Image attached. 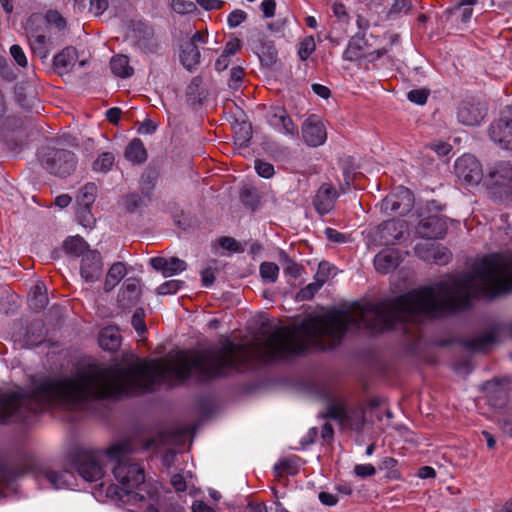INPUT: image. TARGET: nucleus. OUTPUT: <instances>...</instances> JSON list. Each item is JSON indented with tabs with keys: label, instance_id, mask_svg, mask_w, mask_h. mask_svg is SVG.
Segmentation results:
<instances>
[{
	"label": "nucleus",
	"instance_id": "obj_23",
	"mask_svg": "<svg viewBox=\"0 0 512 512\" xmlns=\"http://www.w3.org/2000/svg\"><path fill=\"white\" fill-rule=\"evenodd\" d=\"M99 345L106 351H116L121 344L119 329L115 326L103 328L99 333Z\"/></svg>",
	"mask_w": 512,
	"mask_h": 512
},
{
	"label": "nucleus",
	"instance_id": "obj_24",
	"mask_svg": "<svg viewBox=\"0 0 512 512\" xmlns=\"http://www.w3.org/2000/svg\"><path fill=\"white\" fill-rule=\"evenodd\" d=\"M140 285L137 279H127L120 291L119 301L123 306L134 305L140 297Z\"/></svg>",
	"mask_w": 512,
	"mask_h": 512
},
{
	"label": "nucleus",
	"instance_id": "obj_12",
	"mask_svg": "<svg viewBox=\"0 0 512 512\" xmlns=\"http://www.w3.org/2000/svg\"><path fill=\"white\" fill-rule=\"evenodd\" d=\"M488 176L495 186L504 188V192L509 200H512V189L510 183L512 181V164L509 161H499L490 169Z\"/></svg>",
	"mask_w": 512,
	"mask_h": 512
},
{
	"label": "nucleus",
	"instance_id": "obj_55",
	"mask_svg": "<svg viewBox=\"0 0 512 512\" xmlns=\"http://www.w3.org/2000/svg\"><path fill=\"white\" fill-rule=\"evenodd\" d=\"M10 54L19 66L26 67L28 65L27 57L19 45H12L10 47Z\"/></svg>",
	"mask_w": 512,
	"mask_h": 512
},
{
	"label": "nucleus",
	"instance_id": "obj_48",
	"mask_svg": "<svg viewBox=\"0 0 512 512\" xmlns=\"http://www.w3.org/2000/svg\"><path fill=\"white\" fill-rule=\"evenodd\" d=\"M144 310L142 308L136 309L132 315V326L138 335H143L146 331V324L144 321Z\"/></svg>",
	"mask_w": 512,
	"mask_h": 512
},
{
	"label": "nucleus",
	"instance_id": "obj_4",
	"mask_svg": "<svg viewBox=\"0 0 512 512\" xmlns=\"http://www.w3.org/2000/svg\"><path fill=\"white\" fill-rule=\"evenodd\" d=\"M32 473L37 482H47L55 490H73L77 486V478L69 470L56 469L47 464H36L32 469Z\"/></svg>",
	"mask_w": 512,
	"mask_h": 512
},
{
	"label": "nucleus",
	"instance_id": "obj_3",
	"mask_svg": "<svg viewBox=\"0 0 512 512\" xmlns=\"http://www.w3.org/2000/svg\"><path fill=\"white\" fill-rule=\"evenodd\" d=\"M138 447L132 439L121 440L109 446L105 451L87 448H78L72 457V465L78 474L87 482H97L105 474L103 457L119 460L126 454L136 451Z\"/></svg>",
	"mask_w": 512,
	"mask_h": 512
},
{
	"label": "nucleus",
	"instance_id": "obj_34",
	"mask_svg": "<svg viewBox=\"0 0 512 512\" xmlns=\"http://www.w3.org/2000/svg\"><path fill=\"white\" fill-rule=\"evenodd\" d=\"M114 161L113 153L103 152L93 162L92 169L95 172L106 173L112 168Z\"/></svg>",
	"mask_w": 512,
	"mask_h": 512
},
{
	"label": "nucleus",
	"instance_id": "obj_28",
	"mask_svg": "<svg viewBox=\"0 0 512 512\" xmlns=\"http://www.w3.org/2000/svg\"><path fill=\"white\" fill-rule=\"evenodd\" d=\"M110 68L112 73L120 78H128L133 75L134 69L129 63V58L126 55H116L110 61Z\"/></svg>",
	"mask_w": 512,
	"mask_h": 512
},
{
	"label": "nucleus",
	"instance_id": "obj_1",
	"mask_svg": "<svg viewBox=\"0 0 512 512\" xmlns=\"http://www.w3.org/2000/svg\"><path fill=\"white\" fill-rule=\"evenodd\" d=\"M253 356L263 363L291 356V328L275 329L253 350L227 342L216 352H181L173 361L137 358L125 368L90 363L71 376L34 383L29 394L0 392V423L26 422L30 414L52 406L85 407L98 400L141 394L155 385H175L192 376L206 381L243 372L251 367Z\"/></svg>",
	"mask_w": 512,
	"mask_h": 512
},
{
	"label": "nucleus",
	"instance_id": "obj_27",
	"mask_svg": "<svg viewBox=\"0 0 512 512\" xmlns=\"http://www.w3.org/2000/svg\"><path fill=\"white\" fill-rule=\"evenodd\" d=\"M478 0H457V2L446 10L450 15H458L461 22L467 23L473 15V6Z\"/></svg>",
	"mask_w": 512,
	"mask_h": 512
},
{
	"label": "nucleus",
	"instance_id": "obj_44",
	"mask_svg": "<svg viewBox=\"0 0 512 512\" xmlns=\"http://www.w3.org/2000/svg\"><path fill=\"white\" fill-rule=\"evenodd\" d=\"M322 284L314 279L313 282L303 287L297 294L299 300H309L322 288Z\"/></svg>",
	"mask_w": 512,
	"mask_h": 512
},
{
	"label": "nucleus",
	"instance_id": "obj_51",
	"mask_svg": "<svg viewBox=\"0 0 512 512\" xmlns=\"http://www.w3.org/2000/svg\"><path fill=\"white\" fill-rule=\"evenodd\" d=\"M247 19V13L241 9H235L227 16V24L230 28L240 26Z\"/></svg>",
	"mask_w": 512,
	"mask_h": 512
},
{
	"label": "nucleus",
	"instance_id": "obj_41",
	"mask_svg": "<svg viewBox=\"0 0 512 512\" xmlns=\"http://www.w3.org/2000/svg\"><path fill=\"white\" fill-rule=\"evenodd\" d=\"M316 44L313 36H308L304 38L300 44L298 49V55L301 60H307L310 55L315 51Z\"/></svg>",
	"mask_w": 512,
	"mask_h": 512
},
{
	"label": "nucleus",
	"instance_id": "obj_8",
	"mask_svg": "<svg viewBox=\"0 0 512 512\" xmlns=\"http://www.w3.org/2000/svg\"><path fill=\"white\" fill-rule=\"evenodd\" d=\"M302 137L310 147H319L327 139L325 125L317 115H310L302 125Z\"/></svg>",
	"mask_w": 512,
	"mask_h": 512
},
{
	"label": "nucleus",
	"instance_id": "obj_5",
	"mask_svg": "<svg viewBox=\"0 0 512 512\" xmlns=\"http://www.w3.org/2000/svg\"><path fill=\"white\" fill-rule=\"evenodd\" d=\"M41 163L50 173L65 177L75 170L77 161L71 151L48 147L41 156Z\"/></svg>",
	"mask_w": 512,
	"mask_h": 512
},
{
	"label": "nucleus",
	"instance_id": "obj_63",
	"mask_svg": "<svg viewBox=\"0 0 512 512\" xmlns=\"http://www.w3.org/2000/svg\"><path fill=\"white\" fill-rule=\"evenodd\" d=\"M243 77V70L241 67H233L230 73L229 86L236 89L239 87Z\"/></svg>",
	"mask_w": 512,
	"mask_h": 512
},
{
	"label": "nucleus",
	"instance_id": "obj_49",
	"mask_svg": "<svg viewBox=\"0 0 512 512\" xmlns=\"http://www.w3.org/2000/svg\"><path fill=\"white\" fill-rule=\"evenodd\" d=\"M124 205L128 212L135 213L143 205V199L138 194H130L124 197Z\"/></svg>",
	"mask_w": 512,
	"mask_h": 512
},
{
	"label": "nucleus",
	"instance_id": "obj_59",
	"mask_svg": "<svg viewBox=\"0 0 512 512\" xmlns=\"http://www.w3.org/2000/svg\"><path fill=\"white\" fill-rule=\"evenodd\" d=\"M332 11L334 16L340 21H347L349 19V14L347 12L346 6L341 2H333Z\"/></svg>",
	"mask_w": 512,
	"mask_h": 512
},
{
	"label": "nucleus",
	"instance_id": "obj_7",
	"mask_svg": "<svg viewBox=\"0 0 512 512\" xmlns=\"http://www.w3.org/2000/svg\"><path fill=\"white\" fill-rule=\"evenodd\" d=\"M455 173L459 180L469 185L479 184L483 177L481 163L471 154H464L456 160Z\"/></svg>",
	"mask_w": 512,
	"mask_h": 512
},
{
	"label": "nucleus",
	"instance_id": "obj_38",
	"mask_svg": "<svg viewBox=\"0 0 512 512\" xmlns=\"http://www.w3.org/2000/svg\"><path fill=\"white\" fill-rule=\"evenodd\" d=\"M259 272L264 281L275 282L279 275V267L273 262H263Z\"/></svg>",
	"mask_w": 512,
	"mask_h": 512
},
{
	"label": "nucleus",
	"instance_id": "obj_58",
	"mask_svg": "<svg viewBox=\"0 0 512 512\" xmlns=\"http://www.w3.org/2000/svg\"><path fill=\"white\" fill-rule=\"evenodd\" d=\"M302 267L295 261L286 257L284 272L292 278H298L301 275Z\"/></svg>",
	"mask_w": 512,
	"mask_h": 512
},
{
	"label": "nucleus",
	"instance_id": "obj_39",
	"mask_svg": "<svg viewBox=\"0 0 512 512\" xmlns=\"http://www.w3.org/2000/svg\"><path fill=\"white\" fill-rule=\"evenodd\" d=\"M97 187L94 183H87L80 191L78 204H87L92 206L95 201Z\"/></svg>",
	"mask_w": 512,
	"mask_h": 512
},
{
	"label": "nucleus",
	"instance_id": "obj_52",
	"mask_svg": "<svg viewBox=\"0 0 512 512\" xmlns=\"http://www.w3.org/2000/svg\"><path fill=\"white\" fill-rule=\"evenodd\" d=\"M218 245L230 253H239L242 251L238 241L231 237H221L218 239Z\"/></svg>",
	"mask_w": 512,
	"mask_h": 512
},
{
	"label": "nucleus",
	"instance_id": "obj_60",
	"mask_svg": "<svg viewBox=\"0 0 512 512\" xmlns=\"http://www.w3.org/2000/svg\"><path fill=\"white\" fill-rule=\"evenodd\" d=\"M224 3L225 2L223 0H196V4L205 11L221 9Z\"/></svg>",
	"mask_w": 512,
	"mask_h": 512
},
{
	"label": "nucleus",
	"instance_id": "obj_50",
	"mask_svg": "<svg viewBox=\"0 0 512 512\" xmlns=\"http://www.w3.org/2000/svg\"><path fill=\"white\" fill-rule=\"evenodd\" d=\"M135 49L144 54H152L157 51V44L152 38L139 39L134 44Z\"/></svg>",
	"mask_w": 512,
	"mask_h": 512
},
{
	"label": "nucleus",
	"instance_id": "obj_15",
	"mask_svg": "<svg viewBox=\"0 0 512 512\" xmlns=\"http://www.w3.org/2000/svg\"><path fill=\"white\" fill-rule=\"evenodd\" d=\"M491 140L500 148L512 150V120L500 119L489 127Z\"/></svg>",
	"mask_w": 512,
	"mask_h": 512
},
{
	"label": "nucleus",
	"instance_id": "obj_54",
	"mask_svg": "<svg viewBox=\"0 0 512 512\" xmlns=\"http://www.w3.org/2000/svg\"><path fill=\"white\" fill-rule=\"evenodd\" d=\"M407 98L417 105H424L428 99V93L424 89H414L408 92Z\"/></svg>",
	"mask_w": 512,
	"mask_h": 512
},
{
	"label": "nucleus",
	"instance_id": "obj_31",
	"mask_svg": "<svg viewBox=\"0 0 512 512\" xmlns=\"http://www.w3.org/2000/svg\"><path fill=\"white\" fill-rule=\"evenodd\" d=\"M274 470L278 475L287 473L294 475L298 470V458L296 456H289L281 458L275 465Z\"/></svg>",
	"mask_w": 512,
	"mask_h": 512
},
{
	"label": "nucleus",
	"instance_id": "obj_11",
	"mask_svg": "<svg viewBox=\"0 0 512 512\" xmlns=\"http://www.w3.org/2000/svg\"><path fill=\"white\" fill-rule=\"evenodd\" d=\"M103 263L100 253L96 250H87L82 256L80 274L88 283H94L101 277Z\"/></svg>",
	"mask_w": 512,
	"mask_h": 512
},
{
	"label": "nucleus",
	"instance_id": "obj_29",
	"mask_svg": "<svg viewBox=\"0 0 512 512\" xmlns=\"http://www.w3.org/2000/svg\"><path fill=\"white\" fill-rule=\"evenodd\" d=\"M127 270L126 266L122 262L114 263L108 270L105 282H104V290L106 292L111 291L115 288V286L124 278Z\"/></svg>",
	"mask_w": 512,
	"mask_h": 512
},
{
	"label": "nucleus",
	"instance_id": "obj_26",
	"mask_svg": "<svg viewBox=\"0 0 512 512\" xmlns=\"http://www.w3.org/2000/svg\"><path fill=\"white\" fill-rule=\"evenodd\" d=\"M125 158L135 164H140L146 161L147 151L141 139L133 138L127 145L125 152Z\"/></svg>",
	"mask_w": 512,
	"mask_h": 512
},
{
	"label": "nucleus",
	"instance_id": "obj_19",
	"mask_svg": "<svg viewBox=\"0 0 512 512\" xmlns=\"http://www.w3.org/2000/svg\"><path fill=\"white\" fill-rule=\"evenodd\" d=\"M150 265L164 277L178 275L187 268L186 262L177 257H153L150 259Z\"/></svg>",
	"mask_w": 512,
	"mask_h": 512
},
{
	"label": "nucleus",
	"instance_id": "obj_45",
	"mask_svg": "<svg viewBox=\"0 0 512 512\" xmlns=\"http://www.w3.org/2000/svg\"><path fill=\"white\" fill-rule=\"evenodd\" d=\"M196 3L190 0H172V8L178 14H190L196 11Z\"/></svg>",
	"mask_w": 512,
	"mask_h": 512
},
{
	"label": "nucleus",
	"instance_id": "obj_6",
	"mask_svg": "<svg viewBox=\"0 0 512 512\" xmlns=\"http://www.w3.org/2000/svg\"><path fill=\"white\" fill-rule=\"evenodd\" d=\"M414 206V195L410 189L399 186L385 197L381 210L386 215L405 216Z\"/></svg>",
	"mask_w": 512,
	"mask_h": 512
},
{
	"label": "nucleus",
	"instance_id": "obj_33",
	"mask_svg": "<svg viewBox=\"0 0 512 512\" xmlns=\"http://www.w3.org/2000/svg\"><path fill=\"white\" fill-rule=\"evenodd\" d=\"M252 138V127L250 123L242 122L235 131L234 142L237 146L247 147Z\"/></svg>",
	"mask_w": 512,
	"mask_h": 512
},
{
	"label": "nucleus",
	"instance_id": "obj_43",
	"mask_svg": "<svg viewBox=\"0 0 512 512\" xmlns=\"http://www.w3.org/2000/svg\"><path fill=\"white\" fill-rule=\"evenodd\" d=\"M254 168L258 176L265 179H270L275 174L274 166L271 163L260 159L255 160Z\"/></svg>",
	"mask_w": 512,
	"mask_h": 512
},
{
	"label": "nucleus",
	"instance_id": "obj_47",
	"mask_svg": "<svg viewBox=\"0 0 512 512\" xmlns=\"http://www.w3.org/2000/svg\"><path fill=\"white\" fill-rule=\"evenodd\" d=\"M325 417L342 421L347 417V409L342 403L330 405Z\"/></svg>",
	"mask_w": 512,
	"mask_h": 512
},
{
	"label": "nucleus",
	"instance_id": "obj_61",
	"mask_svg": "<svg viewBox=\"0 0 512 512\" xmlns=\"http://www.w3.org/2000/svg\"><path fill=\"white\" fill-rule=\"evenodd\" d=\"M108 4V0H90V11L99 16L107 10Z\"/></svg>",
	"mask_w": 512,
	"mask_h": 512
},
{
	"label": "nucleus",
	"instance_id": "obj_36",
	"mask_svg": "<svg viewBox=\"0 0 512 512\" xmlns=\"http://www.w3.org/2000/svg\"><path fill=\"white\" fill-rule=\"evenodd\" d=\"M30 46L33 52L40 58H46L49 50L47 47V40L44 35H35L29 38Z\"/></svg>",
	"mask_w": 512,
	"mask_h": 512
},
{
	"label": "nucleus",
	"instance_id": "obj_32",
	"mask_svg": "<svg viewBox=\"0 0 512 512\" xmlns=\"http://www.w3.org/2000/svg\"><path fill=\"white\" fill-rule=\"evenodd\" d=\"M64 247L67 252L77 256H83L89 250L86 241L78 235L68 237L64 242Z\"/></svg>",
	"mask_w": 512,
	"mask_h": 512
},
{
	"label": "nucleus",
	"instance_id": "obj_30",
	"mask_svg": "<svg viewBox=\"0 0 512 512\" xmlns=\"http://www.w3.org/2000/svg\"><path fill=\"white\" fill-rule=\"evenodd\" d=\"M30 307L35 310H42L48 303L47 296L45 294V285L43 283H37L32 290V296L29 300Z\"/></svg>",
	"mask_w": 512,
	"mask_h": 512
},
{
	"label": "nucleus",
	"instance_id": "obj_56",
	"mask_svg": "<svg viewBox=\"0 0 512 512\" xmlns=\"http://www.w3.org/2000/svg\"><path fill=\"white\" fill-rule=\"evenodd\" d=\"M354 473L361 478L371 477L376 474V469L372 464H357L354 467Z\"/></svg>",
	"mask_w": 512,
	"mask_h": 512
},
{
	"label": "nucleus",
	"instance_id": "obj_35",
	"mask_svg": "<svg viewBox=\"0 0 512 512\" xmlns=\"http://www.w3.org/2000/svg\"><path fill=\"white\" fill-rule=\"evenodd\" d=\"M76 217L79 224L84 228H93L95 224V218L91 212V206H88L87 204H78Z\"/></svg>",
	"mask_w": 512,
	"mask_h": 512
},
{
	"label": "nucleus",
	"instance_id": "obj_53",
	"mask_svg": "<svg viewBox=\"0 0 512 512\" xmlns=\"http://www.w3.org/2000/svg\"><path fill=\"white\" fill-rule=\"evenodd\" d=\"M433 254L431 261L437 264H446L451 259V252L446 247L440 246L439 244Z\"/></svg>",
	"mask_w": 512,
	"mask_h": 512
},
{
	"label": "nucleus",
	"instance_id": "obj_37",
	"mask_svg": "<svg viewBox=\"0 0 512 512\" xmlns=\"http://www.w3.org/2000/svg\"><path fill=\"white\" fill-rule=\"evenodd\" d=\"M437 245L434 242L418 243L414 248L415 255L424 261L431 262Z\"/></svg>",
	"mask_w": 512,
	"mask_h": 512
},
{
	"label": "nucleus",
	"instance_id": "obj_16",
	"mask_svg": "<svg viewBox=\"0 0 512 512\" xmlns=\"http://www.w3.org/2000/svg\"><path fill=\"white\" fill-rule=\"evenodd\" d=\"M337 197V191L331 184H322L313 199V205L317 213L320 215L330 213L335 206Z\"/></svg>",
	"mask_w": 512,
	"mask_h": 512
},
{
	"label": "nucleus",
	"instance_id": "obj_64",
	"mask_svg": "<svg viewBox=\"0 0 512 512\" xmlns=\"http://www.w3.org/2000/svg\"><path fill=\"white\" fill-rule=\"evenodd\" d=\"M325 235L328 238V240L335 243H345L347 240V236L345 234L333 228H326Z\"/></svg>",
	"mask_w": 512,
	"mask_h": 512
},
{
	"label": "nucleus",
	"instance_id": "obj_42",
	"mask_svg": "<svg viewBox=\"0 0 512 512\" xmlns=\"http://www.w3.org/2000/svg\"><path fill=\"white\" fill-rule=\"evenodd\" d=\"M183 285V281L175 279L168 280L157 287V293L159 295L175 294L182 288Z\"/></svg>",
	"mask_w": 512,
	"mask_h": 512
},
{
	"label": "nucleus",
	"instance_id": "obj_46",
	"mask_svg": "<svg viewBox=\"0 0 512 512\" xmlns=\"http://www.w3.org/2000/svg\"><path fill=\"white\" fill-rule=\"evenodd\" d=\"M332 269L333 266L329 262H320L318 265V269L314 275V279L321 283L322 285H324L328 281Z\"/></svg>",
	"mask_w": 512,
	"mask_h": 512
},
{
	"label": "nucleus",
	"instance_id": "obj_13",
	"mask_svg": "<svg viewBox=\"0 0 512 512\" xmlns=\"http://www.w3.org/2000/svg\"><path fill=\"white\" fill-rule=\"evenodd\" d=\"M267 121L274 130L281 134L290 136L298 134L297 126L283 107H272L268 112Z\"/></svg>",
	"mask_w": 512,
	"mask_h": 512
},
{
	"label": "nucleus",
	"instance_id": "obj_14",
	"mask_svg": "<svg viewBox=\"0 0 512 512\" xmlns=\"http://www.w3.org/2000/svg\"><path fill=\"white\" fill-rule=\"evenodd\" d=\"M407 225L403 220L384 221L378 228V237L383 245H392L404 237Z\"/></svg>",
	"mask_w": 512,
	"mask_h": 512
},
{
	"label": "nucleus",
	"instance_id": "obj_25",
	"mask_svg": "<svg viewBox=\"0 0 512 512\" xmlns=\"http://www.w3.org/2000/svg\"><path fill=\"white\" fill-rule=\"evenodd\" d=\"M200 57V51L194 42H186L182 45L180 59L187 70L195 69L200 62Z\"/></svg>",
	"mask_w": 512,
	"mask_h": 512
},
{
	"label": "nucleus",
	"instance_id": "obj_17",
	"mask_svg": "<svg viewBox=\"0 0 512 512\" xmlns=\"http://www.w3.org/2000/svg\"><path fill=\"white\" fill-rule=\"evenodd\" d=\"M486 392L488 404L493 408H503L508 402V385L501 380L488 381L482 388Z\"/></svg>",
	"mask_w": 512,
	"mask_h": 512
},
{
	"label": "nucleus",
	"instance_id": "obj_21",
	"mask_svg": "<svg viewBox=\"0 0 512 512\" xmlns=\"http://www.w3.org/2000/svg\"><path fill=\"white\" fill-rule=\"evenodd\" d=\"M367 47V40L363 34H355L350 38L346 49L343 52V59L345 61L355 62L366 57L365 48Z\"/></svg>",
	"mask_w": 512,
	"mask_h": 512
},
{
	"label": "nucleus",
	"instance_id": "obj_62",
	"mask_svg": "<svg viewBox=\"0 0 512 512\" xmlns=\"http://www.w3.org/2000/svg\"><path fill=\"white\" fill-rule=\"evenodd\" d=\"M171 485L178 492H184L187 489L186 478L183 474H174L171 477Z\"/></svg>",
	"mask_w": 512,
	"mask_h": 512
},
{
	"label": "nucleus",
	"instance_id": "obj_40",
	"mask_svg": "<svg viewBox=\"0 0 512 512\" xmlns=\"http://www.w3.org/2000/svg\"><path fill=\"white\" fill-rule=\"evenodd\" d=\"M380 469L387 471V476L390 479L398 480L401 478V474L397 469V460L392 457H385L380 463Z\"/></svg>",
	"mask_w": 512,
	"mask_h": 512
},
{
	"label": "nucleus",
	"instance_id": "obj_57",
	"mask_svg": "<svg viewBox=\"0 0 512 512\" xmlns=\"http://www.w3.org/2000/svg\"><path fill=\"white\" fill-rule=\"evenodd\" d=\"M47 22L54 25L59 30H62L66 26L65 19L57 11H49L46 14Z\"/></svg>",
	"mask_w": 512,
	"mask_h": 512
},
{
	"label": "nucleus",
	"instance_id": "obj_18",
	"mask_svg": "<svg viewBox=\"0 0 512 512\" xmlns=\"http://www.w3.org/2000/svg\"><path fill=\"white\" fill-rule=\"evenodd\" d=\"M504 333H509L512 336V324L495 323L488 330L475 337L470 346L473 349L484 350L487 346L497 342Z\"/></svg>",
	"mask_w": 512,
	"mask_h": 512
},
{
	"label": "nucleus",
	"instance_id": "obj_9",
	"mask_svg": "<svg viewBox=\"0 0 512 512\" xmlns=\"http://www.w3.org/2000/svg\"><path fill=\"white\" fill-rule=\"evenodd\" d=\"M446 218L430 215L421 219L416 227V234L423 239H441L447 232Z\"/></svg>",
	"mask_w": 512,
	"mask_h": 512
},
{
	"label": "nucleus",
	"instance_id": "obj_20",
	"mask_svg": "<svg viewBox=\"0 0 512 512\" xmlns=\"http://www.w3.org/2000/svg\"><path fill=\"white\" fill-rule=\"evenodd\" d=\"M402 261L401 252L395 248H388L380 251L374 257V267L380 273H389L394 270Z\"/></svg>",
	"mask_w": 512,
	"mask_h": 512
},
{
	"label": "nucleus",
	"instance_id": "obj_2",
	"mask_svg": "<svg viewBox=\"0 0 512 512\" xmlns=\"http://www.w3.org/2000/svg\"><path fill=\"white\" fill-rule=\"evenodd\" d=\"M113 474L118 484H112L104 488L100 484L97 492L105 497L121 503L122 505L138 506L144 512H159V496L156 487L147 489L144 469L137 463L119 462L113 469ZM172 512H182L174 509Z\"/></svg>",
	"mask_w": 512,
	"mask_h": 512
},
{
	"label": "nucleus",
	"instance_id": "obj_10",
	"mask_svg": "<svg viewBox=\"0 0 512 512\" xmlns=\"http://www.w3.org/2000/svg\"><path fill=\"white\" fill-rule=\"evenodd\" d=\"M485 104L474 101H462L457 108L458 122L465 126H478L486 116Z\"/></svg>",
	"mask_w": 512,
	"mask_h": 512
},
{
	"label": "nucleus",
	"instance_id": "obj_22",
	"mask_svg": "<svg viewBox=\"0 0 512 512\" xmlns=\"http://www.w3.org/2000/svg\"><path fill=\"white\" fill-rule=\"evenodd\" d=\"M78 59L77 50L73 47H66L54 56L53 66L59 74L71 71Z\"/></svg>",
	"mask_w": 512,
	"mask_h": 512
}]
</instances>
